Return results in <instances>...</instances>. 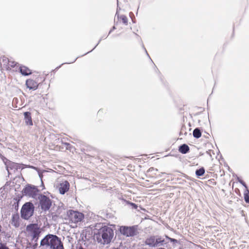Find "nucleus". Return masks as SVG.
<instances>
[{"mask_svg": "<svg viewBox=\"0 0 249 249\" xmlns=\"http://www.w3.org/2000/svg\"><path fill=\"white\" fill-rule=\"evenodd\" d=\"M19 217L18 214H14L11 220V224L16 228L18 227L20 225Z\"/></svg>", "mask_w": 249, "mask_h": 249, "instance_id": "obj_17", "label": "nucleus"}, {"mask_svg": "<svg viewBox=\"0 0 249 249\" xmlns=\"http://www.w3.org/2000/svg\"><path fill=\"white\" fill-rule=\"evenodd\" d=\"M205 173V169L203 167H201L199 169H197L196 171V174L197 176H202Z\"/></svg>", "mask_w": 249, "mask_h": 249, "instance_id": "obj_22", "label": "nucleus"}, {"mask_svg": "<svg viewBox=\"0 0 249 249\" xmlns=\"http://www.w3.org/2000/svg\"><path fill=\"white\" fill-rule=\"evenodd\" d=\"M1 65L6 70H11L12 69L18 67V63L14 61L9 59L6 57L2 58Z\"/></svg>", "mask_w": 249, "mask_h": 249, "instance_id": "obj_9", "label": "nucleus"}, {"mask_svg": "<svg viewBox=\"0 0 249 249\" xmlns=\"http://www.w3.org/2000/svg\"><path fill=\"white\" fill-rule=\"evenodd\" d=\"M1 231V226L0 225V231Z\"/></svg>", "mask_w": 249, "mask_h": 249, "instance_id": "obj_28", "label": "nucleus"}, {"mask_svg": "<svg viewBox=\"0 0 249 249\" xmlns=\"http://www.w3.org/2000/svg\"><path fill=\"white\" fill-rule=\"evenodd\" d=\"M239 181L242 185H243L245 187L246 189H247L248 187L246 183L244 181H243L242 180H239Z\"/></svg>", "mask_w": 249, "mask_h": 249, "instance_id": "obj_26", "label": "nucleus"}, {"mask_svg": "<svg viewBox=\"0 0 249 249\" xmlns=\"http://www.w3.org/2000/svg\"><path fill=\"white\" fill-rule=\"evenodd\" d=\"M244 199L247 203H249V191L247 190V191L244 194Z\"/></svg>", "mask_w": 249, "mask_h": 249, "instance_id": "obj_23", "label": "nucleus"}, {"mask_svg": "<svg viewBox=\"0 0 249 249\" xmlns=\"http://www.w3.org/2000/svg\"><path fill=\"white\" fill-rule=\"evenodd\" d=\"M164 242V239L161 236L151 235L145 239L144 243L150 247H157L163 245Z\"/></svg>", "mask_w": 249, "mask_h": 249, "instance_id": "obj_3", "label": "nucleus"}, {"mask_svg": "<svg viewBox=\"0 0 249 249\" xmlns=\"http://www.w3.org/2000/svg\"><path fill=\"white\" fill-rule=\"evenodd\" d=\"M40 246H50L52 249H64L60 239L56 235H47L40 242Z\"/></svg>", "mask_w": 249, "mask_h": 249, "instance_id": "obj_2", "label": "nucleus"}, {"mask_svg": "<svg viewBox=\"0 0 249 249\" xmlns=\"http://www.w3.org/2000/svg\"><path fill=\"white\" fill-rule=\"evenodd\" d=\"M189 147L186 144H183L179 147V151L182 154H186L189 151Z\"/></svg>", "mask_w": 249, "mask_h": 249, "instance_id": "obj_20", "label": "nucleus"}, {"mask_svg": "<svg viewBox=\"0 0 249 249\" xmlns=\"http://www.w3.org/2000/svg\"><path fill=\"white\" fill-rule=\"evenodd\" d=\"M25 123L26 125L32 126L33 124L31 113L30 112H25L24 113Z\"/></svg>", "mask_w": 249, "mask_h": 249, "instance_id": "obj_15", "label": "nucleus"}, {"mask_svg": "<svg viewBox=\"0 0 249 249\" xmlns=\"http://www.w3.org/2000/svg\"><path fill=\"white\" fill-rule=\"evenodd\" d=\"M165 237L166 238H167L168 240H169L172 242L177 243V242H178L177 240L174 239V238H171L167 235H166Z\"/></svg>", "mask_w": 249, "mask_h": 249, "instance_id": "obj_24", "label": "nucleus"}, {"mask_svg": "<svg viewBox=\"0 0 249 249\" xmlns=\"http://www.w3.org/2000/svg\"><path fill=\"white\" fill-rule=\"evenodd\" d=\"M120 232L126 237L134 236L138 233L137 226H121L120 228Z\"/></svg>", "mask_w": 249, "mask_h": 249, "instance_id": "obj_7", "label": "nucleus"}, {"mask_svg": "<svg viewBox=\"0 0 249 249\" xmlns=\"http://www.w3.org/2000/svg\"><path fill=\"white\" fill-rule=\"evenodd\" d=\"M39 190L37 187L30 185H27L23 189V192L26 196L30 197H35Z\"/></svg>", "mask_w": 249, "mask_h": 249, "instance_id": "obj_10", "label": "nucleus"}, {"mask_svg": "<svg viewBox=\"0 0 249 249\" xmlns=\"http://www.w3.org/2000/svg\"><path fill=\"white\" fill-rule=\"evenodd\" d=\"M146 176L149 178H156L160 176V173L157 169L151 167L147 171Z\"/></svg>", "mask_w": 249, "mask_h": 249, "instance_id": "obj_13", "label": "nucleus"}, {"mask_svg": "<svg viewBox=\"0 0 249 249\" xmlns=\"http://www.w3.org/2000/svg\"><path fill=\"white\" fill-rule=\"evenodd\" d=\"M34 206L31 202H26L22 207L21 210V217L24 219H28L34 213Z\"/></svg>", "mask_w": 249, "mask_h": 249, "instance_id": "obj_4", "label": "nucleus"}, {"mask_svg": "<svg viewBox=\"0 0 249 249\" xmlns=\"http://www.w3.org/2000/svg\"><path fill=\"white\" fill-rule=\"evenodd\" d=\"M70 188L69 182L66 180L62 183H60L59 186V191L61 194H64L66 192L68 191Z\"/></svg>", "mask_w": 249, "mask_h": 249, "instance_id": "obj_12", "label": "nucleus"}, {"mask_svg": "<svg viewBox=\"0 0 249 249\" xmlns=\"http://www.w3.org/2000/svg\"><path fill=\"white\" fill-rule=\"evenodd\" d=\"M98 243L109 244L110 243L114 236V231L107 226H102L95 234Z\"/></svg>", "mask_w": 249, "mask_h": 249, "instance_id": "obj_1", "label": "nucleus"}, {"mask_svg": "<svg viewBox=\"0 0 249 249\" xmlns=\"http://www.w3.org/2000/svg\"><path fill=\"white\" fill-rule=\"evenodd\" d=\"M33 78L36 80L39 84L45 80V76L43 74L36 72L33 74Z\"/></svg>", "mask_w": 249, "mask_h": 249, "instance_id": "obj_16", "label": "nucleus"}, {"mask_svg": "<svg viewBox=\"0 0 249 249\" xmlns=\"http://www.w3.org/2000/svg\"><path fill=\"white\" fill-rule=\"evenodd\" d=\"M20 72L22 75H28L32 73L31 70L26 66H21L19 68Z\"/></svg>", "mask_w": 249, "mask_h": 249, "instance_id": "obj_19", "label": "nucleus"}, {"mask_svg": "<svg viewBox=\"0 0 249 249\" xmlns=\"http://www.w3.org/2000/svg\"><path fill=\"white\" fill-rule=\"evenodd\" d=\"M68 215L70 221L75 224L81 222L84 218L82 213L73 210L69 211Z\"/></svg>", "mask_w": 249, "mask_h": 249, "instance_id": "obj_6", "label": "nucleus"}, {"mask_svg": "<svg viewBox=\"0 0 249 249\" xmlns=\"http://www.w3.org/2000/svg\"><path fill=\"white\" fill-rule=\"evenodd\" d=\"M79 249H84L83 247H80V248H79Z\"/></svg>", "mask_w": 249, "mask_h": 249, "instance_id": "obj_27", "label": "nucleus"}, {"mask_svg": "<svg viewBox=\"0 0 249 249\" xmlns=\"http://www.w3.org/2000/svg\"><path fill=\"white\" fill-rule=\"evenodd\" d=\"M193 135L195 138L198 139L201 136V132L199 129L196 128L194 130Z\"/></svg>", "mask_w": 249, "mask_h": 249, "instance_id": "obj_21", "label": "nucleus"}, {"mask_svg": "<svg viewBox=\"0 0 249 249\" xmlns=\"http://www.w3.org/2000/svg\"><path fill=\"white\" fill-rule=\"evenodd\" d=\"M117 18L119 23H122L125 25H127L128 20L127 17L126 16L124 15H118Z\"/></svg>", "mask_w": 249, "mask_h": 249, "instance_id": "obj_18", "label": "nucleus"}, {"mask_svg": "<svg viewBox=\"0 0 249 249\" xmlns=\"http://www.w3.org/2000/svg\"><path fill=\"white\" fill-rule=\"evenodd\" d=\"M128 203H129V204H130V205H131V206H132L134 209H137V208H138V206H137L136 204H135V203H132V202H129Z\"/></svg>", "mask_w": 249, "mask_h": 249, "instance_id": "obj_25", "label": "nucleus"}, {"mask_svg": "<svg viewBox=\"0 0 249 249\" xmlns=\"http://www.w3.org/2000/svg\"><path fill=\"white\" fill-rule=\"evenodd\" d=\"M10 168L15 169L16 170L18 169H23L25 168H34V167L32 166L27 165L23 164H20L17 163L12 162L10 164Z\"/></svg>", "mask_w": 249, "mask_h": 249, "instance_id": "obj_14", "label": "nucleus"}, {"mask_svg": "<svg viewBox=\"0 0 249 249\" xmlns=\"http://www.w3.org/2000/svg\"><path fill=\"white\" fill-rule=\"evenodd\" d=\"M27 230L30 232L32 237V240L36 242L41 233V230L37 225L31 224L27 226Z\"/></svg>", "mask_w": 249, "mask_h": 249, "instance_id": "obj_8", "label": "nucleus"}, {"mask_svg": "<svg viewBox=\"0 0 249 249\" xmlns=\"http://www.w3.org/2000/svg\"><path fill=\"white\" fill-rule=\"evenodd\" d=\"M39 83L33 78L28 79L26 81V85L30 89L36 90L37 89Z\"/></svg>", "mask_w": 249, "mask_h": 249, "instance_id": "obj_11", "label": "nucleus"}, {"mask_svg": "<svg viewBox=\"0 0 249 249\" xmlns=\"http://www.w3.org/2000/svg\"><path fill=\"white\" fill-rule=\"evenodd\" d=\"M38 199L39 201L38 207H40L42 211H46L50 209L52 206V201L49 197L40 194L38 197Z\"/></svg>", "mask_w": 249, "mask_h": 249, "instance_id": "obj_5", "label": "nucleus"}]
</instances>
